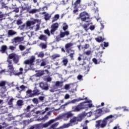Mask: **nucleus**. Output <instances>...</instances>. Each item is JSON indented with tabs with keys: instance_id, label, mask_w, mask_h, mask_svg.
<instances>
[{
	"instance_id": "obj_17",
	"label": "nucleus",
	"mask_w": 129,
	"mask_h": 129,
	"mask_svg": "<svg viewBox=\"0 0 129 129\" xmlns=\"http://www.w3.org/2000/svg\"><path fill=\"white\" fill-rule=\"evenodd\" d=\"M45 72H46V73H48V71L47 70H45V71H39L36 74V76H37V77L42 76V75H44V74H45Z\"/></svg>"
},
{
	"instance_id": "obj_13",
	"label": "nucleus",
	"mask_w": 129,
	"mask_h": 129,
	"mask_svg": "<svg viewBox=\"0 0 129 129\" xmlns=\"http://www.w3.org/2000/svg\"><path fill=\"white\" fill-rule=\"evenodd\" d=\"M63 86V82L56 81L54 85V90H51V91H56L58 87L61 88Z\"/></svg>"
},
{
	"instance_id": "obj_49",
	"label": "nucleus",
	"mask_w": 129,
	"mask_h": 129,
	"mask_svg": "<svg viewBox=\"0 0 129 129\" xmlns=\"http://www.w3.org/2000/svg\"><path fill=\"white\" fill-rule=\"evenodd\" d=\"M5 85H6V82L5 81L0 82V87H2V86H5Z\"/></svg>"
},
{
	"instance_id": "obj_20",
	"label": "nucleus",
	"mask_w": 129,
	"mask_h": 129,
	"mask_svg": "<svg viewBox=\"0 0 129 129\" xmlns=\"http://www.w3.org/2000/svg\"><path fill=\"white\" fill-rule=\"evenodd\" d=\"M59 18H60V15H59V14L54 15V16L52 18V23L58 21V20H59Z\"/></svg>"
},
{
	"instance_id": "obj_38",
	"label": "nucleus",
	"mask_w": 129,
	"mask_h": 129,
	"mask_svg": "<svg viewBox=\"0 0 129 129\" xmlns=\"http://www.w3.org/2000/svg\"><path fill=\"white\" fill-rule=\"evenodd\" d=\"M72 46H73V44L69 43L66 45V49H68L69 48H71V47H72Z\"/></svg>"
},
{
	"instance_id": "obj_37",
	"label": "nucleus",
	"mask_w": 129,
	"mask_h": 129,
	"mask_svg": "<svg viewBox=\"0 0 129 129\" xmlns=\"http://www.w3.org/2000/svg\"><path fill=\"white\" fill-rule=\"evenodd\" d=\"M62 29L63 31H66V30H67L68 29V25L66 24V23L63 24Z\"/></svg>"
},
{
	"instance_id": "obj_53",
	"label": "nucleus",
	"mask_w": 129,
	"mask_h": 129,
	"mask_svg": "<svg viewBox=\"0 0 129 129\" xmlns=\"http://www.w3.org/2000/svg\"><path fill=\"white\" fill-rule=\"evenodd\" d=\"M29 54V51H24L22 53V56H27Z\"/></svg>"
},
{
	"instance_id": "obj_11",
	"label": "nucleus",
	"mask_w": 129,
	"mask_h": 129,
	"mask_svg": "<svg viewBox=\"0 0 129 129\" xmlns=\"http://www.w3.org/2000/svg\"><path fill=\"white\" fill-rule=\"evenodd\" d=\"M24 41V37H15L12 40V43L16 44V45H19L20 43H22Z\"/></svg>"
},
{
	"instance_id": "obj_63",
	"label": "nucleus",
	"mask_w": 129,
	"mask_h": 129,
	"mask_svg": "<svg viewBox=\"0 0 129 129\" xmlns=\"http://www.w3.org/2000/svg\"><path fill=\"white\" fill-rule=\"evenodd\" d=\"M113 129H121L119 127L118 125H117L116 126H115V127H114V128Z\"/></svg>"
},
{
	"instance_id": "obj_48",
	"label": "nucleus",
	"mask_w": 129,
	"mask_h": 129,
	"mask_svg": "<svg viewBox=\"0 0 129 129\" xmlns=\"http://www.w3.org/2000/svg\"><path fill=\"white\" fill-rule=\"evenodd\" d=\"M64 99H69L70 98V95L69 94H66L64 96Z\"/></svg>"
},
{
	"instance_id": "obj_39",
	"label": "nucleus",
	"mask_w": 129,
	"mask_h": 129,
	"mask_svg": "<svg viewBox=\"0 0 129 129\" xmlns=\"http://www.w3.org/2000/svg\"><path fill=\"white\" fill-rule=\"evenodd\" d=\"M96 41H97V42H98L99 43H100V42H102V37H98L97 38H95Z\"/></svg>"
},
{
	"instance_id": "obj_59",
	"label": "nucleus",
	"mask_w": 129,
	"mask_h": 129,
	"mask_svg": "<svg viewBox=\"0 0 129 129\" xmlns=\"http://www.w3.org/2000/svg\"><path fill=\"white\" fill-rule=\"evenodd\" d=\"M75 10H74L73 12L74 14H76L77 12H78V8H74Z\"/></svg>"
},
{
	"instance_id": "obj_34",
	"label": "nucleus",
	"mask_w": 129,
	"mask_h": 129,
	"mask_svg": "<svg viewBox=\"0 0 129 129\" xmlns=\"http://www.w3.org/2000/svg\"><path fill=\"white\" fill-rule=\"evenodd\" d=\"M41 63L40 64V66L43 67V66H45V65L47 64V62L45 61L44 59H42L40 60Z\"/></svg>"
},
{
	"instance_id": "obj_21",
	"label": "nucleus",
	"mask_w": 129,
	"mask_h": 129,
	"mask_svg": "<svg viewBox=\"0 0 129 129\" xmlns=\"http://www.w3.org/2000/svg\"><path fill=\"white\" fill-rule=\"evenodd\" d=\"M25 88H27V87L24 85H22L20 87H16L17 90L19 91V92H21V91H23V90H24Z\"/></svg>"
},
{
	"instance_id": "obj_7",
	"label": "nucleus",
	"mask_w": 129,
	"mask_h": 129,
	"mask_svg": "<svg viewBox=\"0 0 129 129\" xmlns=\"http://www.w3.org/2000/svg\"><path fill=\"white\" fill-rule=\"evenodd\" d=\"M35 59L36 57H35V56H32L30 59L26 60L24 61V63L27 65H29L30 68H29V69H32V68L34 66V62H35Z\"/></svg>"
},
{
	"instance_id": "obj_8",
	"label": "nucleus",
	"mask_w": 129,
	"mask_h": 129,
	"mask_svg": "<svg viewBox=\"0 0 129 129\" xmlns=\"http://www.w3.org/2000/svg\"><path fill=\"white\" fill-rule=\"evenodd\" d=\"M40 20L38 19H33L32 21H27L26 22V27L28 29H33V27H31L37 23H40Z\"/></svg>"
},
{
	"instance_id": "obj_60",
	"label": "nucleus",
	"mask_w": 129,
	"mask_h": 129,
	"mask_svg": "<svg viewBox=\"0 0 129 129\" xmlns=\"http://www.w3.org/2000/svg\"><path fill=\"white\" fill-rule=\"evenodd\" d=\"M104 111L105 112H109V111H110V110L108 108H106L104 110Z\"/></svg>"
},
{
	"instance_id": "obj_27",
	"label": "nucleus",
	"mask_w": 129,
	"mask_h": 129,
	"mask_svg": "<svg viewBox=\"0 0 129 129\" xmlns=\"http://www.w3.org/2000/svg\"><path fill=\"white\" fill-rule=\"evenodd\" d=\"M39 40H42V41H47V37L44 35H41L39 37Z\"/></svg>"
},
{
	"instance_id": "obj_14",
	"label": "nucleus",
	"mask_w": 129,
	"mask_h": 129,
	"mask_svg": "<svg viewBox=\"0 0 129 129\" xmlns=\"http://www.w3.org/2000/svg\"><path fill=\"white\" fill-rule=\"evenodd\" d=\"M59 27V24L57 23H56L55 24H53L51 26V29L50 30L51 34H54V32L57 29H58V27Z\"/></svg>"
},
{
	"instance_id": "obj_25",
	"label": "nucleus",
	"mask_w": 129,
	"mask_h": 129,
	"mask_svg": "<svg viewBox=\"0 0 129 129\" xmlns=\"http://www.w3.org/2000/svg\"><path fill=\"white\" fill-rule=\"evenodd\" d=\"M80 100H83V99L82 98L75 99L72 100L70 102H71V103H76V102H79V101H80Z\"/></svg>"
},
{
	"instance_id": "obj_47",
	"label": "nucleus",
	"mask_w": 129,
	"mask_h": 129,
	"mask_svg": "<svg viewBox=\"0 0 129 129\" xmlns=\"http://www.w3.org/2000/svg\"><path fill=\"white\" fill-rule=\"evenodd\" d=\"M62 62L63 63V65L64 66H66L67 65V63H68V59H64L62 60Z\"/></svg>"
},
{
	"instance_id": "obj_22",
	"label": "nucleus",
	"mask_w": 129,
	"mask_h": 129,
	"mask_svg": "<svg viewBox=\"0 0 129 129\" xmlns=\"http://www.w3.org/2000/svg\"><path fill=\"white\" fill-rule=\"evenodd\" d=\"M58 124H59L58 122H55L53 123L51 126L49 127V129H59L56 128L57 126H58Z\"/></svg>"
},
{
	"instance_id": "obj_4",
	"label": "nucleus",
	"mask_w": 129,
	"mask_h": 129,
	"mask_svg": "<svg viewBox=\"0 0 129 129\" xmlns=\"http://www.w3.org/2000/svg\"><path fill=\"white\" fill-rule=\"evenodd\" d=\"M55 121H56V119H51L48 122L44 124L40 123L34 125V126H31L30 129H41L43 128V127H48L50 124L55 122Z\"/></svg>"
},
{
	"instance_id": "obj_45",
	"label": "nucleus",
	"mask_w": 129,
	"mask_h": 129,
	"mask_svg": "<svg viewBox=\"0 0 129 129\" xmlns=\"http://www.w3.org/2000/svg\"><path fill=\"white\" fill-rule=\"evenodd\" d=\"M92 61L93 62H94V63H95V64H99V62L97 60V59H96V58H94L92 59Z\"/></svg>"
},
{
	"instance_id": "obj_2",
	"label": "nucleus",
	"mask_w": 129,
	"mask_h": 129,
	"mask_svg": "<svg viewBox=\"0 0 129 129\" xmlns=\"http://www.w3.org/2000/svg\"><path fill=\"white\" fill-rule=\"evenodd\" d=\"M87 102L88 104H85L83 105L81 104L76 106L73 107V111L77 112L78 111H80V110H81V109H83V108H91L92 107H95L94 105H93V104L91 103V102H92V101H91V100H87Z\"/></svg>"
},
{
	"instance_id": "obj_5",
	"label": "nucleus",
	"mask_w": 129,
	"mask_h": 129,
	"mask_svg": "<svg viewBox=\"0 0 129 129\" xmlns=\"http://www.w3.org/2000/svg\"><path fill=\"white\" fill-rule=\"evenodd\" d=\"M71 116H73V114L71 113V111H70L59 115L58 118L59 119H63V120H68Z\"/></svg>"
},
{
	"instance_id": "obj_44",
	"label": "nucleus",
	"mask_w": 129,
	"mask_h": 129,
	"mask_svg": "<svg viewBox=\"0 0 129 129\" xmlns=\"http://www.w3.org/2000/svg\"><path fill=\"white\" fill-rule=\"evenodd\" d=\"M35 113L36 114H39V115H40V114H44V113H45V112H42V111H36L35 112Z\"/></svg>"
},
{
	"instance_id": "obj_56",
	"label": "nucleus",
	"mask_w": 129,
	"mask_h": 129,
	"mask_svg": "<svg viewBox=\"0 0 129 129\" xmlns=\"http://www.w3.org/2000/svg\"><path fill=\"white\" fill-rule=\"evenodd\" d=\"M89 29H90V30H91V31H93V30H94V29H95V26L94 25H92V26H90Z\"/></svg>"
},
{
	"instance_id": "obj_3",
	"label": "nucleus",
	"mask_w": 129,
	"mask_h": 129,
	"mask_svg": "<svg viewBox=\"0 0 129 129\" xmlns=\"http://www.w3.org/2000/svg\"><path fill=\"white\" fill-rule=\"evenodd\" d=\"M81 120H82V118H81V116L80 115H79L78 116L74 117L73 118L71 119L69 123L64 124L62 126L64 128H66L67 127H69V126H72V125L77 124L78 123V121H81Z\"/></svg>"
},
{
	"instance_id": "obj_58",
	"label": "nucleus",
	"mask_w": 129,
	"mask_h": 129,
	"mask_svg": "<svg viewBox=\"0 0 129 129\" xmlns=\"http://www.w3.org/2000/svg\"><path fill=\"white\" fill-rule=\"evenodd\" d=\"M122 108H123V111H128V109L125 106L122 107Z\"/></svg>"
},
{
	"instance_id": "obj_31",
	"label": "nucleus",
	"mask_w": 129,
	"mask_h": 129,
	"mask_svg": "<svg viewBox=\"0 0 129 129\" xmlns=\"http://www.w3.org/2000/svg\"><path fill=\"white\" fill-rule=\"evenodd\" d=\"M13 61L15 64H17L19 62V56L16 55V57L13 59Z\"/></svg>"
},
{
	"instance_id": "obj_46",
	"label": "nucleus",
	"mask_w": 129,
	"mask_h": 129,
	"mask_svg": "<svg viewBox=\"0 0 129 129\" xmlns=\"http://www.w3.org/2000/svg\"><path fill=\"white\" fill-rule=\"evenodd\" d=\"M39 30H40V24H37L35 26V31H36V32H37V31H39Z\"/></svg>"
},
{
	"instance_id": "obj_57",
	"label": "nucleus",
	"mask_w": 129,
	"mask_h": 129,
	"mask_svg": "<svg viewBox=\"0 0 129 129\" xmlns=\"http://www.w3.org/2000/svg\"><path fill=\"white\" fill-rule=\"evenodd\" d=\"M17 25H21V24H23V22H22V20H19L17 22Z\"/></svg>"
},
{
	"instance_id": "obj_30",
	"label": "nucleus",
	"mask_w": 129,
	"mask_h": 129,
	"mask_svg": "<svg viewBox=\"0 0 129 129\" xmlns=\"http://www.w3.org/2000/svg\"><path fill=\"white\" fill-rule=\"evenodd\" d=\"M48 118H49V116H48V115H46L45 116H44V117L43 118H40V119H37V120H47V119H48Z\"/></svg>"
},
{
	"instance_id": "obj_24",
	"label": "nucleus",
	"mask_w": 129,
	"mask_h": 129,
	"mask_svg": "<svg viewBox=\"0 0 129 129\" xmlns=\"http://www.w3.org/2000/svg\"><path fill=\"white\" fill-rule=\"evenodd\" d=\"M7 49H8V46H7V45H3L1 47V51L2 53H5V52H6Z\"/></svg>"
},
{
	"instance_id": "obj_16",
	"label": "nucleus",
	"mask_w": 129,
	"mask_h": 129,
	"mask_svg": "<svg viewBox=\"0 0 129 129\" xmlns=\"http://www.w3.org/2000/svg\"><path fill=\"white\" fill-rule=\"evenodd\" d=\"M40 87L42 88V89H44V90H48L49 87L48 86V84L47 83H41L40 84Z\"/></svg>"
},
{
	"instance_id": "obj_6",
	"label": "nucleus",
	"mask_w": 129,
	"mask_h": 129,
	"mask_svg": "<svg viewBox=\"0 0 129 129\" xmlns=\"http://www.w3.org/2000/svg\"><path fill=\"white\" fill-rule=\"evenodd\" d=\"M7 62H8V72L10 73V76H12L13 74H15V68L13 66V63H12V60L8 59Z\"/></svg>"
},
{
	"instance_id": "obj_36",
	"label": "nucleus",
	"mask_w": 129,
	"mask_h": 129,
	"mask_svg": "<svg viewBox=\"0 0 129 129\" xmlns=\"http://www.w3.org/2000/svg\"><path fill=\"white\" fill-rule=\"evenodd\" d=\"M68 3V0H62L59 3H58V5H66Z\"/></svg>"
},
{
	"instance_id": "obj_32",
	"label": "nucleus",
	"mask_w": 129,
	"mask_h": 129,
	"mask_svg": "<svg viewBox=\"0 0 129 129\" xmlns=\"http://www.w3.org/2000/svg\"><path fill=\"white\" fill-rule=\"evenodd\" d=\"M17 55L15 53H12V54H10L9 56V58L8 59H9V60H10V59H13L16 57Z\"/></svg>"
},
{
	"instance_id": "obj_54",
	"label": "nucleus",
	"mask_w": 129,
	"mask_h": 129,
	"mask_svg": "<svg viewBox=\"0 0 129 129\" xmlns=\"http://www.w3.org/2000/svg\"><path fill=\"white\" fill-rule=\"evenodd\" d=\"M19 48L21 51L25 50V46L23 45H19Z\"/></svg>"
},
{
	"instance_id": "obj_40",
	"label": "nucleus",
	"mask_w": 129,
	"mask_h": 129,
	"mask_svg": "<svg viewBox=\"0 0 129 129\" xmlns=\"http://www.w3.org/2000/svg\"><path fill=\"white\" fill-rule=\"evenodd\" d=\"M17 104L19 106H22L23 105V101L21 100H18L17 101Z\"/></svg>"
},
{
	"instance_id": "obj_64",
	"label": "nucleus",
	"mask_w": 129,
	"mask_h": 129,
	"mask_svg": "<svg viewBox=\"0 0 129 129\" xmlns=\"http://www.w3.org/2000/svg\"><path fill=\"white\" fill-rule=\"evenodd\" d=\"M104 47H108V43L104 42Z\"/></svg>"
},
{
	"instance_id": "obj_19",
	"label": "nucleus",
	"mask_w": 129,
	"mask_h": 129,
	"mask_svg": "<svg viewBox=\"0 0 129 129\" xmlns=\"http://www.w3.org/2000/svg\"><path fill=\"white\" fill-rule=\"evenodd\" d=\"M42 15H44V19L45 21H48V20H50V18H51V15H49L46 12H43Z\"/></svg>"
},
{
	"instance_id": "obj_33",
	"label": "nucleus",
	"mask_w": 129,
	"mask_h": 129,
	"mask_svg": "<svg viewBox=\"0 0 129 129\" xmlns=\"http://www.w3.org/2000/svg\"><path fill=\"white\" fill-rule=\"evenodd\" d=\"M70 85H71V84H66L64 86V89H66V90H69V89H70Z\"/></svg>"
},
{
	"instance_id": "obj_28",
	"label": "nucleus",
	"mask_w": 129,
	"mask_h": 129,
	"mask_svg": "<svg viewBox=\"0 0 129 129\" xmlns=\"http://www.w3.org/2000/svg\"><path fill=\"white\" fill-rule=\"evenodd\" d=\"M8 34L10 36H14V35H16V34H17V32L13 30H9L8 31Z\"/></svg>"
},
{
	"instance_id": "obj_23",
	"label": "nucleus",
	"mask_w": 129,
	"mask_h": 129,
	"mask_svg": "<svg viewBox=\"0 0 129 129\" xmlns=\"http://www.w3.org/2000/svg\"><path fill=\"white\" fill-rule=\"evenodd\" d=\"M69 35V31H66L64 32H61L60 33V37L61 38H64L66 36H68Z\"/></svg>"
},
{
	"instance_id": "obj_55",
	"label": "nucleus",
	"mask_w": 129,
	"mask_h": 129,
	"mask_svg": "<svg viewBox=\"0 0 129 129\" xmlns=\"http://www.w3.org/2000/svg\"><path fill=\"white\" fill-rule=\"evenodd\" d=\"M82 77H83L81 75L78 76L77 78L78 80H82Z\"/></svg>"
},
{
	"instance_id": "obj_18",
	"label": "nucleus",
	"mask_w": 129,
	"mask_h": 129,
	"mask_svg": "<svg viewBox=\"0 0 129 129\" xmlns=\"http://www.w3.org/2000/svg\"><path fill=\"white\" fill-rule=\"evenodd\" d=\"M80 3H81V0H76L75 3L74 9H79L80 7Z\"/></svg>"
},
{
	"instance_id": "obj_52",
	"label": "nucleus",
	"mask_w": 129,
	"mask_h": 129,
	"mask_svg": "<svg viewBox=\"0 0 129 129\" xmlns=\"http://www.w3.org/2000/svg\"><path fill=\"white\" fill-rule=\"evenodd\" d=\"M44 33L48 35V36H50V31L48 29L44 30Z\"/></svg>"
},
{
	"instance_id": "obj_61",
	"label": "nucleus",
	"mask_w": 129,
	"mask_h": 129,
	"mask_svg": "<svg viewBox=\"0 0 129 129\" xmlns=\"http://www.w3.org/2000/svg\"><path fill=\"white\" fill-rule=\"evenodd\" d=\"M47 82H50V81H52V78H51L50 77H48L47 78Z\"/></svg>"
},
{
	"instance_id": "obj_42",
	"label": "nucleus",
	"mask_w": 129,
	"mask_h": 129,
	"mask_svg": "<svg viewBox=\"0 0 129 129\" xmlns=\"http://www.w3.org/2000/svg\"><path fill=\"white\" fill-rule=\"evenodd\" d=\"M32 101L33 103H35V104H38V103H39V101H38V99L37 98H33L32 99Z\"/></svg>"
},
{
	"instance_id": "obj_35",
	"label": "nucleus",
	"mask_w": 129,
	"mask_h": 129,
	"mask_svg": "<svg viewBox=\"0 0 129 129\" xmlns=\"http://www.w3.org/2000/svg\"><path fill=\"white\" fill-rule=\"evenodd\" d=\"M39 46L42 49H46L47 48V44L44 43H41L39 44Z\"/></svg>"
},
{
	"instance_id": "obj_15",
	"label": "nucleus",
	"mask_w": 129,
	"mask_h": 129,
	"mask_svg": "<svg viewBox=\"0 0 129 129\" xmlns=\"http://www.w3.org/2000/svg\"><path fill=\"white\" fill-rule=\"evenodd\" d=\"M80 115H81L82 119H83L84 117H85V116H87V117H90V116L92 115V112L90 111L88 113L83 112L82 114H80Z\"/></svg>"
},
{
	"instance_id": "obj_29",
	"label": "nucleus",
	"mask_w": 129,
	"mask_h": 129,
	"mask_svg": "<svg viewBox=\"0 0 129 129\" xmlns=\"http://www.w3.org/2000/svg\"><path fill=\"white\" fill-rule=\"evenodd\" d=\"M59 57H60V54H54L51 56V58L52 60H54V59H57Z\"/></svg>"
},
{
	"instance_id": "obj_51",
	"label": "nucleus",
	"mask_w": 129,
	"mask_h": 129,
	"mask_svg": "<svg viewBox=\"0 0 129 129\" xmlns=\"http://www.w3.org/2000/svg\"><path fill=\"white\" fill-rule=\"evenodd\" d=\"M84 54H86V55H88V56H89V55H90V54H91V51L88 50V51L85 52Z\"/></svg>"
},
{
	"instance_id": "obj_1",
	"label": "nucleus",
	"mask_w": 129,
	"mask_h": 129,
	"mask_svg": "<svg viewBox=\"0 0 129 129\" xmlns=\"http://www.w3.org/2000/svg\"><path fill=\"white\" fill-rule=\"evenodd\" d=\"M113 117V116H112V115H110L104 118L103 119L96 121V128L97 129L104 128L107 124H109V123H111V122L113 121V120L112 119Z\"/></svg>"
},
{
	"instance_id": "obj_10",
	"label": "nucleus",
	"mask_w": 129,
	"mask_h": 129,
	"mask_svg": "<svg viewBox=\"0 0 129 129\" xmlns=\"http://www.w3.org/2000/svg\"><path fill=\"white\" fill-rule=\"evenodd\" d=\"M40 92L38 90H35L34 91H32L31 90H28L26 91V94L28 97H32L36 94H40Z\"/></svg>"
},
{
	"instance_id": "obj_43",
	"label": "nucleus",
	"mask_w": 129,
	"mask_h": 129,
	"mask_svg": "<svg viewBox=\"0 0 129 129\" xmlns=\"http://www.w3.org/2000/svg\"><path fill=\"white\" fill-rule=\"evenodd\" d=\"M9 49L12 51H14V50H16V46L11 45L9 46Z\"/></svg>"
},
{
	"instance_id": "obj_62",
	"label": "nucleus",
	"mask_w": 129,
	"mask_h": 129,
	"mask_svg": "<svg viewBox=\"0 0 129 129\" xmlns=\"http://www.w3.org/2000/svg\"><path fill=\"white\" fill-rule=\"evenodd\" d=\"M20 72L18 73V75H20V74H23V72H22V71H23V68H21L20 69Z\"/></svg>"
},
{
	"instance_id": "obj_41",
	"label": "nucleus",
	"mask_w": 129,
	"mask_h": 129,
	"mask_svg": "<svg viewBox=\"0 0 129 129\" xmlns=\"http://www.w3.org/2000/svg\"><path fill=\"white\" fill-rule=\"evenodd\" d=\"M44 52H40L38 54V57H39L40 58H43V57H44Z\"/></svg>"
},
{
	"instance_id": "obj_12",
	"label": "nucleus",
	"mask_w": 129,
	"mask_h": 129,
	"mask_svg": "<svg viewBox=\"0 0 129 129\" xmlns=\"http://www.w3.org/2000/svg\"><path fill=\"white\" fill-rule=\"evenodd\" d=\"M93 113L95 117V118L93 119L92 120H95L96 118H98V117L101 115V113H102V109H98L94 111Z\"/></svg>"
},
{
	"instance_id": "obj_26",
	"label": "nucleus",
	"mask_w": 129,
	"mask_h": 129,
	"mask_svg": "<svg viewBox=\"0 0 129 129\" xmlns=\"http://www.w3.org/2000/svg\"><path fill=\"white\" fill-rule=\"evenodd\" d=\"M40 12L39 9H32L31 10L29 11V14H36V13H38Z\"/></svg>"
},
{
	"instance_id": "obj_9",
	"label": "nucleus",
	"mask_w": 129,
	"mask_h": 129,
	"mask_svg": "<svg viewBox=\"0 0 129 129\" xmlns=\"http://www.w3.org/2000/svg\"><path fill=\"white\" fill-rule=\"evenodd\" d=\"M80 19H81V21L83 22H88V20H89V15L88 13L86 12H82L80 15Z\"/></svg>"
},
{
	"instance_id": "obj_50",
	"label": "nucleus",
	"mask_w": 129,
	"mask_h": 129,
	"mask_svg": "<svg viewBox=\"0 0 129 129\" xmlns=\"http://www.w3.org/2000/svg\"><path fill=\"white\" fill-rule=\"evenodd\" d=\"M15 99L14 98H11L10 101L8 102V104L9 105H12V104H13V101Z\"/></svg>"
}]
</instances>
